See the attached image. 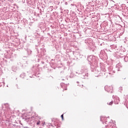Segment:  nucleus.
Wrapping results in <instances>:
<instances>
[{
	"label": "nucleus",
	"instance_id": "nucleus-1",
	"mask_svg": "<svg viewBox=\"0 0 128 128\" xmlns=\"http://www.w3.org/2000/svg\"><path fill=\"white\" fill-rule=\"evenodd\" d=\"M112 104H114V102L112 101L110 102L109 103H108V104H109V106H112Z\"/></svg>",
	"mask_w": 128,
	"mask_h": 128
},
{
	"label": "nucleus",
	"instance_id": "nucleus-3",
	"mask_svg": "<svg viewBox=\"0 0 128 128\" xmlns=\"http://www.w3.org/2000/svg\"><path fill=\"white\" fill-rule=\"evenodd\" d=\"M40 124V121H38V122H37L36 124Z\"/></svg>",
	"mask_w": 128,
	"mask_h": 128
},
{
	"label": "nucleus",
	"instance_id": "nucleus-2",
	"mask_svg": "<svg viewBox=\"0 0 128 128\" xmlns=\"http://www.w3.org/2000/svg\"><path fill=\"white\" fill-rule=\"evenodd\" d=\"M61 118H62V120H64V114H62V115L61 116Z\"/></svg>",
	"mask_w": 128,
	"mask_h": 128
},
{
	"label": "nucleus",
	"instance_id": "nucleus-4",
	"mask_svg": "<svg viewBox=\"0 0 128 128\" xmlns=\"http://www.w3.org/2000/svg\"><path fill=\"white\" fill-rule=\"evenodd\" d=\"M68 90V88H65V90Z\"/></svg>",
	"mask_w": 128,
	"mask_h": 128
}]
</instances>
